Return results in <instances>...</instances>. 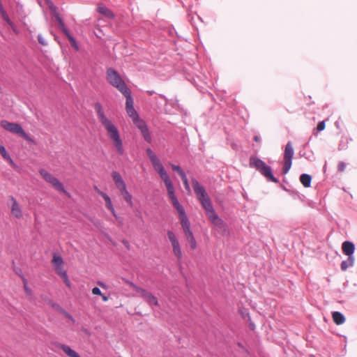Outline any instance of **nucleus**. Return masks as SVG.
Instances as JSON below:
<instances>
[{
	"instance_id": "de8ad7c7",
	"label": "nucleus",
	"mask_w": 357,
	"mask_h": 357,
	"mask_svg": "<svg viewBox=\"0 0 357 357\" xmlns=\"http://www.w3.org/2000/svg\"><path fill=\"white\" fill-rule=\"evenodd\" d=\"M102 198L104 199L105 202L111 199L110 197L107 194Z\"/></svg>"
},
{
	"instance_id": "4c0bfd02",
	"label": "nucleus",
	"mask_w": 357,
	"mask_h": 357,
	"mask_svg": "<svg viewBox=\"0 0 357 357\" xmlns=\"http://www.w3.org/2000/svg\"><path fill=\"white\" fill-rule=\"evenodd\" d=\"M0 14H1V17L3 18V20L4 21H6V22H7V24H8V23H9V21H11V20H10V18H9V17H8V14L6 13V10H5V11H3V12H2V13H1Z\"/></svg>"
},
{
	"instance_id": "a18cd8bd",
	"label": "nucleus",
	"mask_w": 357,
	"mask_h": 357,
	"mask_svg": "<svg viewBox=\"0 0 357 357\" xmlns=\"http://www.w3.org/2000/svg\"><path fill=\"white\" fill-rule=\"evenodd\" d=\"M346 168V164L343 162H340L338 165V170L340 172H343Z\"/></svg>"
},
{
	"instance_id": "9b49d317",
	"label": "nucleus",
	"mask_w": 357,
	"mask_h": 357,
	"mask_svg": "<svg viewBox=\"0 0 357 357\" xmlns=\"http://www.w3.org/2000/svg\"><path fill=\"white\" fill-rule=\"evenodd\" d=\"M169 103V100L163 95L159 94L153 99L152 107L155 111L158 113H167L166 108Z\"/></svg>"
},
{
	"instance_id": "7ed1b4c3",
	"label": "nucleus",
	"mask_w": 357,
	"mask_h": 357,
	"mask_svg": "<svg viewBox=\"0 0 357 357\" xmlns=\"http://www.w3.org/2000/svg\"><path fill=\"white\" fill-rule=\"evenodd\" d=\"M168 196L172 202V205L177 211L181 221V225L183 230L186 239L193 237L194 235L190 229V223L188 218L185 213V209L179 203L177 197L175 195V191L168 194Z\"/></svg>"
},
{
	"instance_id": "aec40b11",
	"label": "nucleus",
	"mask_w": 357,
	"mask_h": 357,
	"mask_svg": "<svg viewBox=\"0 0 357 357\" xmlns=\"http://www.w3.org/2000/svg\"><path fill=\"white\" fill-rule=\"evenodd\" d=\"M61 348L69 357H81L79 354L66 344H59Z\"/></svg>"
},
{
	"instance_id": "5fc2aeb1",
	"label": "nucleus",
	"mask_w": 357,
	"mask_h": 357,
	"mask_svg": "<svg viewBox=\"0 0 357 357\" xmlns=\"http://www.w3.org/2000/svg\"><path fill=\"white\" fill-rule=\"evenodd\" d=\"M254 139L255 142H259V137L256 135V136H255Z\"/></svg>"
},
{
	"instance_id": "423d86ee",
	"label": "nucleus",
	"mask_w": 357,
	"mask_h": 357,
	"mask_svg": "<svg viewBox=\"0 0 357 357\" xmlns=\"http://www.w3.org/2000/svg\"><path fill=\"white\" fill-rule=\"evenodd\" d=\"M106 79L112 86L117 89L121 93L128 89L119 73L112 68L107 70Z\"/></svg>"
},
{
	"instance_id": "c03bdc74",
	"label": "nucleus",
	"mask_w": 357,
	"mask_h": 357,
	"mask_svg": "<svg viewBox=\"0 0 357 357\" xmlns=\"http://www.w3.org/2000/svg\"><path fill=\"white\" fill-rule=\"evenodd\" d=\"M64 282V283L66 284L67 287H70V282L68 279V275H66V276H63L61 278Z\"/></svg>"
},
{
	"instance_id": "f03ea898",
	"label": "nucleus",
	"mask_w": 357,
	"mask_h": 357,
	"mask_svg": "<svg viewBox=\"0 0 357 357\" xmlns=\"http://www.w3.org/2000/svg\"><path fill=\"white\" fill-rule=\"evenodd\" d=\"M146 152L153 165V169L157 172L160 178L164 181L167 188V194L175 191L174 185L169 178V176L168 175L167 171L164 168L162 162L158 159L157 155L150 148H148Z\"/></svg>"
},
{
	"instance_id": "0eeeda50",
	"label": "nucleus",
	"mask_w": 357,
	"mask_h": 357,
	"mask_svg": "<svg viewBox=\"0 0 357 357\" xmlns=\"http://www.w3.org/2000/svg\"><path fill=\"white\" fill-rule=\"evenodd\" d=\"M1 126L6 130L20 135L29 142H34V140L24 132L22 126L18 123H10L8 121L3 120L1 121Z\"/></svg>"
},
{
	"instance_id": "09e8293b",
	"label": "nucleus",
	"mask_w": 357,
	"mask_h": 357,
	"mask_svg": "<svg viewBox=\"0 0 357 357\" xmlns=\"http://www.w3.org/2000/svg\"><path fill=\"white\" fill-rule=\"evenodd\" d=\"M5 11L4 8H3V4L1 2L0 3V13Z\"/></svg>"
},
{
	"instance_id": "c85d7f7f",
	"label": "nucleus",
	"mask_w": 357,
	"mask_h": 357,
	"mask_svg": "<svg viewBox=\"0 0 357 357\" xmlns=\"http://www.w3.org/2000/svg\"><path fill=\"white\" fill-rule=\"evenodd\" d=\"M56 273L61 277L66 276L67 275V272L63 268V266H57L54 268Z\"/></svg>"
},
{
	"instance_id": "a878e982",
	"label": "nucleus",
	"mask_w": 357,
	"mask_h": 357,
	"mask_svg": "<svg viewBox=\"0 0 357 357\" xmlns=\"http://www.w3.org/2000/svg\"><path fill=\"white\" fill-rule=\"evenodd\" d=\"M52 263V265L54 266V268L63 266V260L61 255L58 253L54 254Z\"/></svg>"
},
{
	"instance_id": "e433bc0d",
	"label": "nucleus",
	"mask_w": 357,
	"mask_h": 357,
	"mask_svg": "<svg viewBox=\"0 0 357 357\" xmlns=\"http://www.w3.org/2000/svg\"><path fill=\"white\" fill-rule=\"evenodd\" d=\"M38 40L40 45H44V46L47 45V41L45 40V38L43 37V36L41 34H38Z\"/></svg>"
},
{
	"instance_id": "49530a36",
	"label": "nucleus",
	"mask_w": 357,
	"mask_h": 357,
	"mask_svg": "<svg viewBox=\"0 0 357 357\" xmlns=\"http://www.w3.org/2000/svg\"><path fill=\"white\" fill-rule=\"evenodd\" d=\"M105 204H106V206H107V208L109 211H113V207H114V206H113V205H112V201H111V199H110V200H109V201H107V202H105Z\"/></svg>"
},
{
	"instance_id": "5701e85b",
	"label": "nucleus",
	"mask_w": 357,
	"mask_h": 357,
	"mask_svg": "<svg viewBox=\"0 0 357 357\" xmlns=\"http://www.w3.org/2000/svg\"><path fill=\"white\" fill-rule=\"evenodd\" d=\"M333 321L337 325H341V324H344L345 321L344 316L343 315V314H342L340 312H334L333 313Z\"/></svg>"
},
{
	"instance_id": "6ab92c4d",
	"label": "nucleus",
	"mask_w": 357,
	"mask_h": 357,
	"mask_svg": "<svg viewBox=\"0 0 357 357\" xmlns=\"http://www.w3.org/2000/svg\"><path fill=\"white\" fill-rule=\"evenodd\" d=\"M97 11L99 13L102 14V15H104L107 17H109V18L114 17V15L113 14V13L109 8H107L106 6H105L102 4L98 5V6L97 8Z\"/></svg>"
},
{
	"instance_id": "4d7b16f0",
	"label": "nucleus",
	"mask_w": 357,
	"mask_h": 357,
	"mask_svg": "<svg viewBox=\"0 0 357 357\" xmlns=\"http://www.w3.org/2000/svg\"><path fill=\"white\" fill-rule=\"evenodd\" d=\"M102 197H103L105 195H106V193L104 192H102L100 195Z\"/></svg>"
},
{
	"instance_id": "864d4df0",
	"label": "nucleus",
	"mask_w": 357,
	"mask_h": 357,
	"mask_svg": "<svg viewBox=\"0 0 357 357\" xmlns=\"http://www.w3.org/2000/svg\"><path fill=\"white\" fill-rule=\"evenodd\" d=\"M146 93L149 95H153L155 93L154 91H147Z\"/></svg>"
},
{
	"instance_id": "f3484780",
	"label": "nucleus",
	"mask_w": 357,
	"mask_h": 357,
	"mask_svg": "<svg viewBox=\"0 0 357 357\" xmlns=\"http://www.w3.org/2000/svg\"><path fill=\"white\" fill-rule=\"evenodd\" d=\"M112 178L119 190L126 186L125 181H123L122 176L119 172H113Z\"/></svg>"
},
{
	"instance_id": "2f4dec72",
	"label": "nucleus",
	"mask_w": 357,
	"mask_h": 357,
	"mask_svg": "<svg viewBox=\"0 0 357 357\" xmlns=\"http://www.w3.org/2000/svg\"><path fill=\"white\" fill-rule=\"evenodd\" d=\"M182 181H183V185H184V187H185V189L188 191V192H190V185H189V183H188V178L186 176V174H184L183 175H182L181 176Z\"/></svg>"
},
{
	"instance_id": "a19ab883",
	"label": "nucleus",
	"mask_w": 357,
	"mask_h": 357,
	"mask_svg": "<svg viewBox=\"0 0 357 357\" xmlns=\"http://www.w3.org/2000/svg\"><path fill=\"white\" fill-rule=\"evenodd\" d=\"M8 24L10 26L14 33H15L16 34L18 33L17 26L12 21H9V23Z\"/></svg>"
},
{
	"instance_id": "b1692460",
	"label": "nucleus",
	"mask_w": 357,
	"mask_h": 357,
	"mask_svg": "<svg viewBox=\"0 0 357 357\" xmlns=\"http://www.w3.org/2000/svg\"><path fill=\"white\" fill-rule=\"evenodd\" d=\"M300 181L305 188H309L311 185L312 177L310 174H302L300 176Z\"/></svg>"
},
{
	"instance_id": "9d476101",
	"label": "nucleus",
	"mask_w": 357,
	"mask_h": 357,
	"mask_svg": "<svg viewBox=\"0 0 357 357\" xmlns=\"http://www.w3.org/2000/svg\"><path fill=\"white\" fill-rule=\"evenodd\" d=\"M294 155V150L293 148L292 143L291 142H288L285 146L284 152V165L282 167L283 174H287L289 169H291Z\"/></svg>"
},
{
	"instance_id": "79ce46f5",
	"label": "nucleus",
	"mask_w": 357,
	"mask_h": 357,
	"mask_svg": "<svg viewBox=\"0 0 357 357\" xmlns=\"http://www.w3.org/2000/svg\"><path fill=\"white\" fill-rule=\"evenodd\" d=\"M59 27L64 33V34L66 36H68V35L70 34L69 31L68 30V29L66 27L65 24H63V26H59Z\"/></svg>"
},
{
	"instance_id": "37998d69",
	"label": "nucleus",
	"mask_w": 357,
	"mask_h": 357,
	"mask_svg": "<svg viewBox=\"0 0 357 357\" xmlns=\"http://www.w3.org/2000/svg\"><path fill=\"white\" fill-rule=\"evenodd\" d=\"M92 293L94 295H102L101 290L97 287L93 288Z\"/></svg>"
},
{
	"instance_id": "603ef678",
	"label": "nucleus",
	"mask_w": 357,
	"mask_h": 357,
	"mask_svg": "<svg viewBox=\"0 0 357 357\" xmlns=\"http://www.w3.org/2000/svg\"><path fill=\"white\" fill-rule=\"evenodd\" d=\"M123 243L125 245L126 247H127L128 248H129L130 245H129V243L127 241H123Z\"/></svg>"
},
{
	"instance_id": "4be33fe9",
	"label": "nucleus",
	"mask_w": 357,
	"mask_h": 357,
	"mask_svg": "<svg viewBox=\"0 0 357 357\" xmlns=\"http://www.w3.org/2000/svg\"><path fill=\"white\" fill-rule=\"evenodd\" d=\"M120 192L121 193L122 196L123 197V199L130 206H132V197L131 194L127 190L126 186L123 188L119 190Z\"/></svg>"
},
{
	"instance_id": "ddd939ff",
	"label": "nucleus",
	"mask_w": 357,
	"mask_h": 357,
	"mask_svg": "<svg viewBox=\"0 0 357 357\" xmlns=\"http://www.w3.org/2000/svg\"><path fill=\"white\" fill-rule=\"evenodd\" d=\"M133 123L139 130H140L144 139L147 142L150 143L151 142V136L146 123L143 120L140 119L139 117L134 119Z\"/></svg>"
},
{
	"instance_id": "bf43d9fd",
	"label": "nucleus",
	"mask_w": 357,
	"mask_h": 357,
	"mask_svg": "<svg viewBox=\"0 0 357 357\" xmlns=\"http://www.w3.org/2000/svg\"><path fill=\"white\" fill-rule=\"evenodd\" d=\"M1 2V1L0 0V3Z\"/></svg>"
},
{
	"instance_id": "393cba45",
	"label": "nucleus",
	"mask_w": 357,
	"mask_h": 357,
	"mask_svg": "<svg viewBox=\"0 0 357 357\" xmlns=\"http://www.w3.org/2000/svg\"><path fill=\"white\" fill-rule=\"evenodd\" d=\"M167 236L172 243L173 248L180 246L179 242L173 231H168Z\"/></svg>"
},
{
	"instance_id": "8fccbe9b",
	"label": "nucleus",
	"mask_w": 357,
	"mask_h": 357,
	"mask_svg": "<svg viewBox=\"0 0 357 357\" xmlns=\"http://www.w3.org/2000/svg\"><path fill=\"white\" fill-rule=\"evenodd\" d=\"M112 213V215L115 217V218H117V215H116V213L115 211V209L113 207V211H110Z\"/></svg>"
},
{
	"instance_id": "f704fd0d",
	"label": "nucleus",
	"mask_w": 357,
	"mask_h": 357,
	"mask_svg": "<svg viewBox=\"0 0 357 357\" xmlns=\"http://www.w3.org/2000/svg\"><path fill=\"white\" fill-rule=\"evenodd\" d=\"M22 281H23V284H24V290H25L26 293L28 295H31V289L28 287L26 279L24 277H23V276L22 277Z\"/></svg>"
},
{
	"instance_id": "c9c22d12",
	"label": "nucleus",
	"mask_w": 357,
	"mask_h": 357,
	"mask_svg": "<svg viewBox=\"0 0 357 357\" xmlns=\"http://www.w3.org/2000/svg\"><path fill=\"white\" fill-rule=\"evenodd\" d=\"M187 241H188V243H190V248L192 249V250H195L196 248H197V242L195 241V237H191V238H189L187 239Z\"/></svg>"
},
{
	"instance_id": "20e7f679",
	"label": "nucleus",
	"mask_w": 357,
	"mask_h": 357,
	"mask_svg": "<svg viewBox=\"0 0 357 357\" xmlns=\"http://www.w3.org/2000/svg\"><path fill=\"white\" fill-rule=\"evenodd\" d=\"M250 166L258 171L267 181L278 183L279 180L272 173V168L267 165L265 162L257 156H251L250 158Z\"/></svg>"
},
{
	"instance_id": "6e6552de",
	"label": "nucleus",
	"mask_w": 357,
	"mask_h": 357,
	"mask_svg": "<svg viewBox=\"0 0 357 357\" xmlns=\"http://www.w3.org/2000/svg\"><path fill=\"white\" fill-rule=\"evenodd\" d=\"M39 173L47 183H50L54 188L55 190L64 193L68 197H70L69 192L65 190L63 183L60 182L58 178L44 169H40Z\"/></svg>"
},
{
	"instance_id": "2eb2a0df",
	"label": "nucleus",
	"mask_w": 357,
	"mask_h": 357,
	"mask_svg": "<svg viewBox=\"0 0 357 357\" xmlns=\"http://www.w3.org/2000/svg\"><path fill=\"white\" fill-rule=\"evenodd\" d=\"M208 218L211 222L217 226H220L223 224V221L219 218L218 215L215 213L214 208L206 212Z\"/></svg>"
},
{
	"instance_id": "58836bf2",
	"label": "nucleus",
	"mask_w": 357,
	"mask_h": 357,
	"mask_svg": "<svg viewBox=\"0 0 357 357\" xmlns=\"http://www.w3.org/2000/svg\"><path fill=\"white\" fill-rule=\"evenodd\" d=\"M54 17L56 18V20L58 22V25L59 26H63V24H64L63 20L61 19V17L59 16V15L58 13H55L54 14Z\"/></svg>"
},
{
	"instance_id": "13d9d810",
	"label": "nucleus",
	"mask_w": 357,
	"mask_h": 357,
	"mask_svg": "<svg viewBox=\"0 0 357 357\" xmlns=\"http://www.w3.org/2000/svg\"><path fill=\"white\" fill-rule=\"evenodd\" d=\"M250 327L252 330L255 328V325L253 324H250Z\"/></svg>"
},
{
	"instance_id": "dca6fc26",
	"label": "nucleus",
	"mask_w": 357,
	"mask_h": 357,
	"mask_svg": "<svg viewBox=\"0 0 357 357\" xmlns=\"http://www.w3.org/2000/svg\"><path fill=\"white\" fill-rule=\"evenodd\" d=\"M12 206H11V213L17 218H20L22 215V210L16 201V199L11 197Z\"/></svg>"
},
{
	"instance_id": "39448f33",
	"label": "nucleus",
	"mask_w": 357,
	"mask_h": 357,
	"mask_svg": "<svg viewBox=\"0 0 357 357\" xmlns=\"http://www.w3.org/2000/svg\"><path fill=\"white\" fill-rule=\"evenodd\" d=\"M192 183L195 193L206 212L213 209V204L204 188L194 178H192Z\"/></svg>"
},
{
	"instance_id": "cd10ccee",
	"label": "nucleus",
	"mask_w": 357,
	"mask_h": 357,
	"mask_svg": "<svg viewBox=\"0 0 357 357\" xmlns=\"http://www.w3.org/2000/svg\"><path fill=\"white\" fill-rule=\"evenodd\" d=\"M126 109L128 116L132 119V121L139 117V115L137 114L134 107L126 108Z\"/></svg>"
},
{
	"instance_id": "412c9836",
	"label": "nucleus",
	"mask_w": 357,
	"mask_h": 357,
	"mask_svg": "<svg viewBox=\"0 0 357 357\" xmlns=\"http://www.w3.org/2000/svg\"><path fill=\"white\" fill-rule=\"evenodd\" d=\"M354 265V257H348L347 260L342 261L340 264L341 270L345 271L348 268Z\"/></svg>"
},
{
	"instance_id": "72a5a7b5",
	"label": "nucleus",
	"mask_w": 357,
	"mask_h": 357,
	"mask_svg": "<svg viewBox=\"0 0 357 357\" xmlns=\"http://www.w3.org/2000/svg\"><path fill=\"white\" fill-rule=\"evenodd\" d=\"M173 252L176 256L178 259H181L182 258V252L181 246L173 248Z\"/></svg>"
},
{
	"instance_id": "ea45409f",
	"label": "nucleus",
	"mask_w": 357,
	"mask_h": 357,
	"mask_svg": "<svg viewBox=\"0 0 357 357\" xmlns=\"http://www.w3.org/2000/svg\"><path fill=\"white\" fill-rule=\"evenodd\" d=\"M325 122L324 121L319 122L317 129L318 131H322L325 128Z\"/></svg>"
},
{
	"instance_id": "473e14b6",
	"label": "nucleus",
	"mask_w": 357,
	"mask_h": 357,
	"mask_svg": "<svg viewBox=\"0 0 357 357\" xmlns=\"http://www.w3.org/2000/svg\"><path fill=\"white\" fill-rule=\"evenodd\" d=\"M170 166L174 171L176 172L179 174L180 176L185 174L180 166L174 164H170Z\"/></svg>"
},
{
	"instance_id": "c756f323",
	"label": "nucleus",
	"mask_w": 357,
	"mask_h": 357,
	"mask_svg": "<svg viewBox=\"0 0 357 357\" xmlns=\"http://www.w3.org/2000/svg\"><path fill=\"white\" fill-rule=\"evenodd\" d=\"M58 310H59V312L63 314L67 319H70L73 324H75V319L73 317V316L71 314H70L68 312H67L65 310H63V308L61 307H58Z\"/></svg>"
},
{
	"instance_id": "f8f14e48",
	"label": "nucleus",
	"mask_w": 357,
	"mask_h": 357,
	"mask_svg": "<svg viewBox=\"0 0 357 357\" xmlns=\"http://www.w3.org/2000/svg\"><path fill=\"white\" fill-rule=\"evenodd\" d=\"M136 291L141 294V296L144 298V300L151 306H156L158 305V299L155 296H154L151 293L147 291L146 290L137 287L135 285H133Z\"/></svg>"
},
{
	"instance_id": "bb28decb",
	"label": "nucleus",
	"mask_w": 357,
	"mask_h": 357,
	"mask_svg": "<svg viewBox=\"0 0 357 357\" xmlns=\"http://www.w3.org/2000/svg\"><path fill=\"white\" fill-rule=\"evenodd\" d=\"M0 153L3 157V158L7 160L8 161H9V162L11 165H15V163H14L13 160H12V158H10V155L7 153L5 146L3 145H0Z\"/></svg>"
},
{
	"instance_id": "6e6d98bb",
	"label": "nucleus",
	"mask_w": 357,
	"mask_h": 357,
	"mask_svg": "<svg viewBox=\"0 0 357 357\" xmlns=\"http://www.w3.org/2000/svg\"><path fill=\"white\" fill-rule=\"evenodd\" d=\"M101 296H102L103 301H107V297L106 296H105V295H101Z\"/></svg>"
},
{
	"instance_id": "4468645a",
	"label": "nucleus",
	"mask_w": 357,
	"mask_h": 357,
	"mask_svg": "<svg viewBox=\"0 0 357 357\" xmlns=\"http://www.w3.org/2000/svg\"><path fill=\"white\" fill-rule=\"evenodd\" d=\"M342 250L344 255L348 257H354V252L355 251V245L351 241H344L342 245Z\"/></svg>"
},
{
	"instance_id": "f257e3e1",
	"label": "nucleus",
	"mask_w": 357,
	"mask_h": 357,
	"mask_svg": "<svg viewBox=\"0 0 357 357\" xmlns=\"http://www.w3.org/2000/svg\"><path fill=\"white\" fill-rule=\"evenodd\" d=\"M94 108L99 121L107 131L109 138L112 141L117 153L121 155H123L124 153L123 142L116 126L106 116L100 103H95Z\"/></svg>"
},
{
	"instance_id": "3c124183",
	"label": "nucleus",
	"mask_w": 357,
	"mask_h": 357,
	"mask_svg": "<svg viewBox=\"0 0 357 357\" xmlns=\"http://www.w3.org/2000/svg\"><path fill=\"white\" fill-rule=\"evenodd\" d=\"M94 189L98 192V195H100V193L102 192L96 186L94 187Z\"/></svg>"
},
{
	"instance_id": "7c9ffc66",
	"label": "nucleus",
	"mask_w": 357,
	"mask_h": 357,
	"mask_svg": "<svg viewBox=\"0 0 357 357\" xmlns=\"http://www.w3.org/2000/svg\"><path fill=\"white\" fill-rule=\"evenodd\" d=\"M67 38L69 40V41L70 42L71 46L73 47H74V49L75 50H77V51L79 50V47H78L77 42H76L75 39L74 38V37L71 34H70V35H68Z\"/></svg>"
},
{
	"instance_id": "a211bd4d",
	"label": "nucleus",
	"mask_w": 357,
	"mask_h": 357,
	"mask_svg": "<svg viewBox=\"0 0 357 357\" xmlns=\"http://www.w3.org/2000/svg\"><path fill=\"white\" fill-rule=\"evenodd\" d=\"M121 93L126 97V108L134 107V101L129 89L124 90Z\"/></svg>"
},
{
	"instance_id": "1a4fd4ad",
	"label": "nucleus",
	"mask_w": 357,
	"mask_h": 357,
	"mask_svg": "<svg viewBox=\"0 0 357 357\" xmlns=\"http://www.w3.org/2000/svg\"><path fill=\"white\" fill-rule=\"evenodd\" d=\"M39 173L47 183H50L54 188L55 190L64 193L68 197H70L69 192L65 190L63 183L60 182L58 178L44 169H40Z\"/></svg>"
}]
</instances>
